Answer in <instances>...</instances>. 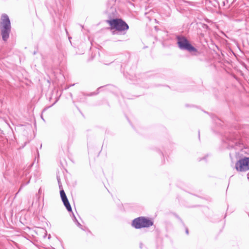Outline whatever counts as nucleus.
Wrapping results in <instances>:
<instances>
[{"label": "nucleus", "instance_id": "6", "mask_svg": "<svg viewBox=\"0 0 249 249\" xmlns=\"http://www.w3.org/2000/svg\"><path fill=\"white\" fill-rule=\"evenodd\" d=\"M60 196L61 197V199L63 202L64 205L66 207V209L69 212L71 211V208L70 205V204L67 199V196L65 194V193L63 190H61L60 192Z\"/></svg>", "mask_w": 249, "mask_h": 249}, {"label": "nucleus", "instance_id": "8", "mask_svg": "<svg viewBox=\"0 0 249 249\" xmlns=\"http://www.w3.org/2000/svg\"><path fill=\"white\" fill-rule=\"evenodd\" d=\"M186 232L187 234L188 233V230L187 229L186 230Z\"/></svg>", "mask_w": 249, "mask_h": 249}, {"label": "nucleus", "instance_id": "7", "mask_svg": "<svg viewBox=\"0 0 249 249\" xmlns=\"http://www.w3.org/2000/svg\"><path fill=\"white\" fill-rule=\"evenodd\" d=\"M75 221L76 223L77 226L81 228H82V225L77 220L75 217H74Z\"/></svg>", "mask_w": 249, "mask_h": 249}, {"label": "nucleus", "instance_id": "4", "mask_svg": "<svg viewBox=\"0 0 249 249\" xmlns=\"http://www.w3.org/2000/svg\"><path fill=\"white\" fill-rule=\"evenodd\" d=\"M178 44L180 49L187 50L190 52H195L196 50L192 46L188 40L183 36L178 37Z\"/></svg>", "mask_w": 249, "mask_h": 249}, {"label": "nucleus", "instance_id": "3", "mask_svg": "<svg viewBox=\"0 0 249 249\" xmlns=\"http://www.w3.org/2000/svg\"><path fill=\"white\" fill-rule=\"evenodd\" d=\"M235 168L239 172H246L249 170V157L241 158L235 163Z\"/></svg>", "mask_w": 249, "mask_h": 249}, {"label": "nucleus", "instance_id": "1", "mask_svg": "<svg viewBox=\"0 0 249 249\" xmlns=\"http://www.w3.org/2000/svg\"><path fill=\"white\" fill-rule=\"evenodd\" d=\"M1 32L2 39L6 41L9 37V33L10 31V21L7 15L3 14L1 16V22L0 23Z\"/></svg>", "mask_w": 249, "mask_h": 249}, {"label": "nucleus", "instance_id": "2", "mask_svg": "<svg viewBox=\"0 0 249 249\" xmlns=\"http://www.w3.org/2000/svg\"><path fill=\"white\" fill-rule=\"evenodd\" d=\"M107 22L111 26L112 29H115L116 30L122 31L128 29V25L120 19H114L107 20Z\"/></svg>", "mask_w": 249, "mask_h": 249}, {"label": "nucleus", "instance_id": "5", "mask_svg": "<svg viewBox=\"0 0 249 249\" xmlns=\"http://www.w3.org/2000/svg\"><path fill=\"white\" fill-rule=\"evenodd\" d=\"M152 225L153 222L150 220L143 217L135 219L132 223V225L137 229L148 227Z\"/></svg>", "mask_w": 249, "mask_h": 249}]
</instances>
